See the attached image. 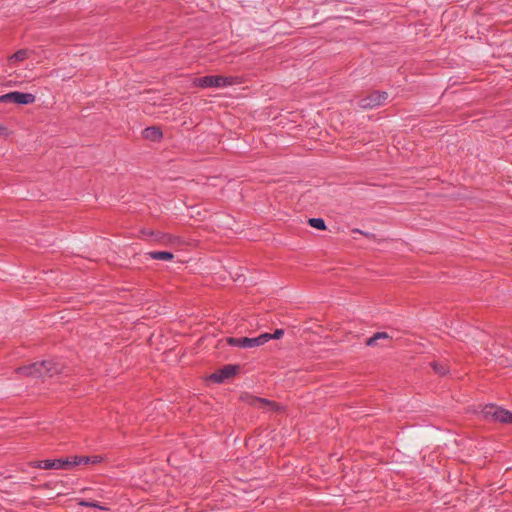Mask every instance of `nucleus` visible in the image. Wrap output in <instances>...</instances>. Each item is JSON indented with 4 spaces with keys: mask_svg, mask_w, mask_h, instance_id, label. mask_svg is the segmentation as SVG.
<instances>
[{
    "mask_svg": "<svg viewBox=\"0 0 512 512\" xmlns=\"http://www.w3.org/2000/svg\"><path fill=\"white\" fill-rule=\"evenodd\" d=\"M64 366L54 360L32 363L17 369L21 376L32 378L52 377L63 372Z\"/></svg>",
    "mask_w": 512,
    "mask_h": 512,
    "instance_id": "nucleus-1",
    "label": "nucleus"
},
{
    "mask_svg": "<svg viewBox=\"0 0 512 512\" xmlns=\"http://www.w3.org/2000/svg\"><path fill=\"white\" fill-rule=\"evenodd\" d=\"M241 82V79L236 76L209 75L196 78L193 81V85L201 88H225L240 84Z\"/></svg>",
    "mask_w": 512,
    "mask_h": 512,
    "instance_id": "nucleus-2",
    "label": "nucleus"
},
{
    "mask_svg": "<svg viewBox=\"0 0 512 512\" xmlns=\"http://www.w3.org/2000/svg\"><path fill=\"white\" fill-rule=\"evenodd\" d=\"M483 417L487 420L498 421L500 423L512 424V412L496 406L486 405L481 411Z\"/></svg>",
    "mask_w": 512,
    "mask_h": 512,
    "instance_id": "nucleus-3",
    "label": "nucleus"
},
{
    "mask_svg": "<svg viewBox=\"0 0 512 512\" xmlns=\"http://www.w3.org/2000/svg\"><path fill=\"white\" fill-rule=\"evenodd\" d=\"M35 100V95L31 93H23L18 91L10 92L0 96V103L11 102L16 104L27 105L34 103Z\"/></svg>",
    "mask_w": 512,
    "mask_h": 512,
    "instance_id": "nucleus-4",
    "label": "nucleus"
},
{
    "mask_svg": "<svg viewBox=\"0 0 512 512\" xmlns=\"http://www.w3.org/2000/svg\"><path fill=\"white\" fill-rule=\"evenodd\" d=\"M268 341H269V337L265 336V335H260L255 338H248V337L232 338L231 337V338L227 339L228 344L233 345V346L242 347V348L258 347V346L265 344Z\"/></svg>",
    "mask_w": 512,
    "mask_h": 512,
    "instance_id": "nucleus-5",
    "label": "nucleus"
},
{
    "mask_svg": "<svg viewBox=\"0 0 512 512\" xmlns=\"http://www.w3.org/2000/svg\"><path fill=\"white\" fill-rule=\"evenodd\" d=\"M388 98L386 92L374 91L359 100V106L363 109H372L382 105Z\"/></svg>",
    "mask_w": 512,
    "mask_h": 512,
    "instance_id": "nucleus-6",
    "label": "nucleus"
},
{
    "mask_svg": "<svg viewBox=\"0 0 512 512\" xmlns=\"http://www.w3.org/2000/svg\"><path fill=\"white\" fill-rule=\"evenodd\" d=\"M70 461L69 459H48L35 461L31 463L32 467L40 468V469H68Z\"/></svg>",
    "mask_w": 512,
    "mask_h": 512,
    "instance_id": "nucleus-7",
    "label": "nucleus"
},
{
    "mask_svg": "<svg viewBox=\"0 0 512 512\" xmlns=\"http://www.w3.org/2000/svg\"><path fill=\"white\" fill-rule=\"evenodd\" d=\"M237 369H238L237 366L227 365L223 369L211 374L209 379L213 382L221 383L225 379L235 375L237 372Z\"/></svg>",
    "mask_w": 512,
    "mask_h": 512,
    "instance_id": "nucleus-8",
    "label": "nucleus"
},
{
    "mask_svg": "<svg viewBox=\"0 0 512 512\" xmlns=\"http://www.w3.org/2000/svg\"><path fill=\"white\" fill-rule=\"evenodd\" d=\"M249 400H250L249 403L252 406L257 407V408L268 409V410L278 409V406L276 403L270 402L263 398L249 397Z\"/></svg>",
    "mask_w": 512,
    "mask_h": 512,
    "instance_id": "nucleus-9",
    "label": "nucleus"
},
{
    "mask_svg": "<svg viewBox=\"0 0 512 512\" xmlns=\"http://www.w3.org/2000/svg\"><path fill=\"white\" fill-rule=\"evenodd\" d=\"M31 51L28 49H20L8 58L10 65H16L24 60L28 59Z\"/></svg>",
    "mask_w": 512,
    "mask_h": 512,
    "instance_id": "nucleus-10",
    "label": "nucleus"
},
{
    "mask_svg": "<svg viewBox=\"0 0 512 512\" xmlns=\"http://www.w3.org/2000/svg\"><path fill=\"white\" fill-rule=\"evenodd\" d=\"M163 245L171 246V247H180L185 244V241L176 235L172 234H162Z\"/></svg>",
    "mask_w": 512,
    "mask_h": 512,
    "instance_id": "nucleus-11",
    "label": "nucleus"
},
{
    "mask_svg": "<svg viewBox=\"0 0 512 512\" xmlns=\"http://www.w3.org/2000/svg\"><path fill=\"white\" fill-rule=\"evenodd\" d=\"M144 138L151 141H158L162 137V132L157 127H148L143 131Z\"/></svg>",
    "mask_w": 512,
    "mask_h": 512,
    "instance_id": "nucleus-12",
    "label": "nucleus"
},
{
    "mask_svg": "<svg viewBox=\"0 0 512 512\" xmlns=\"http://www.w3.org/2000/svg\"><path fill=\"white\" fill-rule=\"evenodd\" d=\"M148 257L156 260L171 261L174 255L166 251H151L146 254Z\"/></svg>",
    "mask_w": 512,
    "mask_h": 512,
    "instance_id": "nucleus-13",
    "label": "nucleus"
},
{
    "mask_svg": "<svg viewBox=\"0 0 512 512\" xmlns=\"http://www.w3.org/2000/svg\"><path fill=\"white\" fill-rule=\"evenodd\" d=\"M389 338V335L385 332H378V333H375L372 337H370L367 341H366V345L367 346H375L377 345V341L380 340V339H388Z\"/></svg>",
    "mask_w": 512,
    "mask_h": 512,
    "instance_id": "nucleus-14",
    "label": "nucleus"
},
{
    "mask_svg": "<svg viewBox=\"0 0 512 512\" xmlns=\"http://www.w3.org/2000/svg\"><path fill=\"white\" fill-rule=\"evenodd\" d=\"M308 223L311 227L319 229V230H325L326 225L322 218H310L308 220Z\"/></svg>",
    "mask_w": 512,
    "mask_h": 512,
    "instance_id": "nucleus-15",
    "label": "nucleus"
},
{
    "mask_svg": "<svg viewBox=\"0 0 512 512\" xmlns=\"http://www.w3.org/2000/svg\"><path fill=\"white\" fill-rule=\"evenodd\" d=\"M78 504L80 506H84V507H93V508H98L100 510H109V508L107 506H104V505H100L98 502H95V501H86V500H80L78 502Z\"/></svg>",
    "mask_w": 512,
    "mask_h": 512,
    "instance_id": "nucleus-16",
    "label": "nucleus"
},
{
    "mask_svg": "<svg viewBox=\"0 0 512 512\" xmlns=\"http://www.w3.org/2000/svg\"><path fill=\"white\" fill-rule=\"evenodd\" d=\"M431 366H432L433 370L435 371V373H437L439 375H445L448 372V368L444 364L434 362L431 364Z\"/></svg>",
    "mask_w": 512,
    "mask_h": 512,
    "instance_id": "nucleus-17",
    "label": "nucleus"
},
{
    "mask_svg": "<svg viewBox=\"0 0 512 512\" xmlns=\"http://www.w3.org/2000/svg\"><path fill=\"white\" fill-rule=\"evenodd\" d=\"M83 464H98L102 462L103 458L101 456H83Z\"/></svg>",
    "mask_w": 512,
    "mask_h": 512,
    "instance_id": "nucleus-18",
    "label": "nucleus"
},
{
    "mask_svg": "<svg viewBox=\"0 0 512 512\" xmlns=\"http://www.w3.org/2000/svg\"><path fill=\"white\" fill-rule=\"evenodd\" d=\"M82 457L83 456H74V457L68 458L69 461H70L69 468H71L73 466H77V465L83 464V458Z\"/></svg>",
    "mask_w": 512,
    "mask_h": 512,
    "instance_id": "nucleus-19",
    "label": "nucleus"
},
{
    "mask_svg": "<svg viewBox=\"0 0 512 512\" xmlns=\"http://www.w3.org/2000/svg\"><path fill=\"white\" fill-rule=\"evenodd\" d=\"M263 335L268 336L269 340L280 339L284 335V331L282 329H277L273 334L264 333Z\"/></svg>",
    "mask_w": 512,
    "mask_h": 512,
    "instance_id": "nucleus-20",
    "label": "nucleus"
},
{
    "mask_svg": "<svg viewBox=\"0 0 512 512\" xmlns=\"http://www.w3.org/2000/svg\"><path fill=\"white\" fill-rule=\"evenodd\" d=\"M11 135V131L0 123V137H8Z\"/></svg>",
    "mask_w": 512,
    "mask_h": 512,
    "instance_id": "nucleus-21",
    "label": "nucleus"
},
{
    "mask_svg": "<svg viewBox=\"0 0 512 512\" xmlns=\"http://www.w3.org/2000/svg\"><path fill=\"white\" fill-rule=\"evenodd\" d=\"M162 234L163 233H160V232H157V233H154V232H150L149 235L153 236L154 237V240L160 244H163V238H162Z\"/></svg>",
    "mask_w": 512,
    "mask_h": 512,
    "instance_id": "nucleus-22",
    "label": "nucleus"
}]
</instances>
